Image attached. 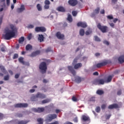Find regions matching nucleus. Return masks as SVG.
<instances>
[{
    "label": "nucleus",
    "instance_id": "obj_1",
    "mask_svg": "<svg viewBox=\"0 0 124 124\" xmlns=\"http://www.w3.org/2000/svg\"><path fill=\"white\" fill-rule=\"evenodd\" d=\"M14 26H12L11 28L12 29V31L8 30L6 32V33L4 35V39L6 40H10L11 39L15 36V32L14 31Z\"/></svg>",
    "mask_w": 124,
    "mask_h": 124
},
{
    "label": "nucleus",
    "instance_id": "obj_2",
    "mask_svg": "<svg viewBox=\"0 0 124 124\" xmlns=\"http://www.w3.org/2000/svg\"><path fill=\"white\" fill-rule=\"evenodd\" d=\"M39 68L42 71V74L46 73V71L47 70V64L46 62H42L39 66Z\"/></svg>",
    "mask_w": 124,
    "mask_h": 124
},
{
    "label": "nucleus",
    "instance_id": "obj_3",
    "mask_svg": "<svg viewBox=\"0 0 124 124\" xmlns=\"http://www.w3.org/2000/svg\"><path fill=\"white\" fill-rule=\"evenodd\" d=\"M97 27L98 29H99L103 33H105V32H107L108 31V27L106 26H102L100 23H98Z\"/></svg>",
    "mask_w": 124,
    "mask_h": 124
},
{
    "label": "nucleus",
    "instance_id": "obj_4",
    "mask_svg": "<svg viewBox=\"0 0 124 124\" xmlns=\"http://www.w3.org/2000/svg\"><path fill=\"white\" fill-rule=\"evenodd\" d=\"M105 79L103 78L95 79L93 82V85H104Z\"/></svg>",
    "mask_w": 124,
    "mask_h": 124
},
{
    "label": "nucleus",
    "instance_id": "obj_5",
    "mask_svg": "<svg viewBox=\"0 0 124 124\" xmlns=\"http://www.w3.org/2000/svg\"><path fill=\"white\" fill-rule=\"evenodd\" d=\"M110 62H111L109 60H105L101 63H97L96 66L97 68H99L102 66H105V65H107V64H108V63H110Z\"/></svg>",
    "mask_w": 124,
    "mask_h": 124
},
{
    "label": "nucleus",
    "instance_id": "obj_6",
    "mask_svg": "<svg viewBox=\"0 0 124 124\" xmlns=\"http://www.w3.org/2000/svg\"><path fill=\"white\" fill-rule=\"evenodd\" d=\"M57 114H48L46 118V122H51V121H53V120H55V119H57Z\"/></svg>",
    "mask_w": 124,
    "mask_h": 124
},
{
    "label": "nucleus",
    "instance_id": "obj_7",
    "mask_svg": "<svg viewBox=\"0 0 124 124\" xmlns=\"http://www.w3.org/2000/svg\"><path fill=\"white\" fill-rule=\"evenodd\" d=\"M15 108H27L28 104L27 103H18L14 105Z\"/></svg>",
    "mask_w": 124,
    "mask_h": 124
},
{
    "label": "nucleus",
    "instance_id": "obj_8",
    "mask_svg": "<svg viewBox=\"0 0 124 124\" xmlns=\"http://www.w3.org/2000/svg\"><path fill=\"white\" fill-rule=\"evenodd\" d=\"M68 3L71 6H76L78 4L77 0H69Z\"/></svg>",
    "mask_w": 124,
    "mask_h": 124
},
{
    "label": "nucleus",
    "instance_id": "obj_9",
    "mask_svg": "<svg viewBox=\"0 0 124 124\" xmlns=\"http://www.w3.org/2000/svg\"><path fill=\"white\" fill-rule=\"evenodd\" d=\"M35 97L37 98H42V99H43L44 98H46V95L42 93L38 92L36 94Z\"/></svg>",
    "mask_w": 124,
    "mask_h": 124
},
{
    "label": "nucleus",
    "instance_id": "obj_10",
    "mask_svg": "<svg viewBox=\"0 0 124 124\" xmlns=\"http://www.w3.org/2000/svg\"><path fill=\"white\" fill-rule=\"evenodd\" d=\"M81 120L83 122H91V119H90V117L87 115H83L81 117Z\"/></svg>",
    "mask_w": 124,
    "mask_h": 124
},
{
    "label": "nucleus",
    "instance_id": "obj_11",
    "mask_svg": "<svg viewBox=\"0 0 124 124\" xmlns=\"http://www.w3.org/2000/svg\"><path fill=\"white\" fill-rule=\"evenodd\" d=\"M100 11V8H99V7H97L93 11V13L91 14V17H94L95 16V14H98Z\"/></svg>",
    "mask_w": 124,
    "mask_h": 124
},
{
    "label": "nucleus",
    "instance_id": "obj_12",
    "mask_svg": "<svg viewBox=\"0 0 124 124\" xmlns=\"http://www.w3.org/2000/svg\"><path fill=\"white\" fill-rule=\"evenodd\" d=\"M67 68L68 70L70 71L71 73H72V74H73L74 76H75V75H76V71L74 70V69H73V67H72V66H68Z\"/></svg>",
    "mask_w": 124,
    "mask_h": 124
},
{
    "label": "nucleus",
    "instance_id": "obj_13",
    "mask_svg": "<svg viewBox=\"0 0 124 124\" xmlns=\"http://www.w3.org/2000/svg\"><path fill=\"white\" fill-rule=\"evenodd\" d=\"M78 27H81V28H87L88 25H87V23L83 22H79L77 23Z\"/></svg>",
    "mask_w": 124,
    "mask_h": 124
},
{
    "label": "nucleus",
    "instance_id": "obj_14",
    "mask_svg": "<svg viewBox=\"0 0 124 124\" xmlns=\"http://www.w3.org/2000/svg\"><path fill=\"white\" fill-rule=\"evenodd\" d=\"M56 36L58 39H63L64 35L61 33V32L58 31L56 33Z\"/></svg>",
    "mask_w": 124,
    "mask_h": 124
},
{
    "label": "nucleus",
    "instance_id": "obj_15",
    "mask_svg": "<svg viewBox=\"0 0 124 124\" xmlns=\"http://www.w3.org/2000/svg\"><path fill=\"white\" fill-rule=\"evenodd\" d=\"M44 108H34V112L37 113H42L44 112Z\"/></svg>",
    "mask_w": 124,
    "mask_h": 124
},
{
    "label": "nucleus",
    "instance_id": "obj_16",
    "mask_svg": "<svg viewBox=\"0 0 124 124\" xmlns=\"http://www.w3.org/2000/svg\"><path fill=\"white\" fill-rule=\"evenodd\" d=\"M30 121L28 120H19L16 122L17 124H27Z\"/></svg>",
    "mask_w": 124,
    "mask_h": 124
},
{
    "label": "nucleus",
    "instance_id": "obj_17",
    "mask_svg": "<svg viewBox=\"0 0 124 124\" xmlns=\"http://www.w3.org/2000/svg\"><path fill=\"white\" fill-rule=\"evenodd\" d=\"M39 54H40V50H36L35 52H33L30 55V57H35L36 56H37V55H39Z\"/></svg>",
    "mask_w": 124,
    "mask_h": 124
},
{
    "label": "nucleus",
    "instance_id": "obj_18",
    "mask_svg": "<svg viewBox=\"0 0 124 124\" xmlns=\"http://www.w3.org/2000/svg\"><path fill=\"white\" fill-rule=\"evenodd\" d=\"M108 108V109H114V108H119V105H118V104H113L112 105H109Z\"/></svg>",
    "mask_w": 124,
    "mask_h": 124
},
{
    "label": "nucleus",
    "instance_id": "obj_19",
    "mask_svg": "<svg viewBox=\"0 0 124 124\" xmlns=\"http://www.w3.org/2000/svg\"><path fill=\"white\" fill-rule=\"evenodd\" d=\"M24 10H25V6L21 5L20 8L17 9V12H18V13H21V12H23Z\"/></svg>",
    "mask_w": 124,
    "mask_h": 124
},
{
    "label": "nucleus",
    "instance_id": "obj_20",
    "mask_svg": "<svg viewBox=\"0 0 124 124\" xmlns=\"http://www.w3.org/2000/svg\"><path fill=\"white\" fill-rule=\"evenodd\" d=\"M0 70L3 72L4 74H7V71L5 69V68L3 65L0 66Z\"/></svg>",
    "mask_w": 124,
    "mask_h": 124
},
{
    "label": "nucleus",
    "instance_id": "obj_21",
    "mask_svg": "<svg viewBox=\"0 0 124 124\" xmlns=\"http://www.w3.org/2000/svg\"><path fill=\"white\" fill-rule=\"evenodd\" d=\"M118 62L120 63H124V55H122L118 58Z\"/></svg>",
    "mask_w": 124,
    "mask_h": 124
},
{
    "label": "nucleus",
    "instance_id": "obj_22",
    "mask_svg": "<svg viewBox=\"0 0 124 124\" xmlns=\"http://www.w3.org/2000/svg\"><path fill=\"white\" fill-rule=\"evenodd\" d=\"M45 38L44 37V36L42 34H39V37L38 38V39L40 42H43V41H44V39Z\"/></svg>",
    "mask_w": 124,
    "mask_h": 124
},
{
    "label": "nucleus",
    "instance_id": "obj_23",
    "mask_svg": "<svg viewBox=\"0 0 124 124\" xmlns=\"http://www.w3.org/2000/svg\"><path fill=\"white\" fill-rule=\"evenodd\" d=\"M58 11H59L60 12H65V9L63 7L59 6L57 8Z\"/></svg>",
    "mask_w": 124,
    "mask_h": 124
},
{
    "label": "nucleus",
    "instance_id": "obj_24",
    "mask_svg": "<svg viewBox=\"0 0 124 124\" xmlns=\"http://www.w3.org/2000/svg\"><path fill=\"white\" fill-rule=\"evenodd\" d=\"M82 64L81 63H78L74 65L75 69H78V68H80V67H82Z\"/></svg>",
    "mask_w": 124,
    "mask_h": 124
},
{
    "label": "nucleus",
    "instance_id": "obj_25",
    "mask_svg": "<svg viewBox=\"0 0 124 124\" xmlns=\"http://www.w3.org/2000/svg\"><path fill=\"white\" fill-rule=\"evenodd\" d=\"M113 76H109L108 77L107 79L105 80V83H110L112 81Z\"/></svg>",
    "mask_w": 124,
    "mask_h": 124
},
{
    "label": "nucleus",
    "instance_id": "obj_26",
    "mask_svg": "<svg viewBox=\"0 0 124 124\" xmlns=\"http://www.w3.org/2000/svg\"><path fill=\"white\" fill-rule=\"evenodd\" d=\"M24 41H25V37L23 36L21 37L20 38H19L18 40V43L19 44H23V43H24Z\"/></svg>",
    "mask_w": 124,
    "mask_h": 124
},
{
    "label": "nucleus",
    "instance_id": "obj_27",
    "mask_svg": "<svg viewBox=\"0 0 124 124\" xmlns=\"http://www.w3.org/2000/svg\"><path fill=\"white\" fill-rule=\"evenodd\" d=\"M75 81L78 83H81L82 79H81V78H80L79 77H76L75 78Z\"/></svg>",
    "mask_w": 124,
    "mask_h": 124
},
{
    "label": "nucleus",
    "instance_id": "obj_28",
    "mask_svg": "<svg viewBox=\"0 0 124 124\" xmlns=\"http://www.w3.org/2000/svg\"><path fill=\"white\" fill-rule=\"evenodd\" d=\"M51 101V100L50 99H46L45 100H43L42 101V104H45L46 103H49Z\"/></svg>",
    "mask_w": 124,
    "mask_h": 124
},
{
    "label": "nucleus",
    "instance_id": "obj_29",
    "mask_svg": "<svg viewBox=\"0 0 124 124\" xmlns=\"http://www.w3.org/2000/svg\"><path fill=\"white\" fill-rule=\"evenodd\" d=\"M79 34L81 36H83L85 35V30L83 29H81L79 31Z\"/></svg>",
    "mask_w": 124,
    "mask_h": 124
},
{
    "label": "nucleus",
    "instance_id": "obj_30",
    "mask_svg": "<svg viewBox=\"0 0 124 124\" xmlns=\"http://www.w3.org/2000/svg\"><path fill=\"white\" fill-rule=\"evenodd\" d=\"M97 94H98L99 95H102L103 93H104V92L102 90H98L96 92Z\"/></svg>",
    "mask_w": 124,
    "mask_h": 124
},
{
    "label": "nucleus",
    "instance_id": "obj_31",
    "mask_svg": "<svg viewBox=\"0 0 124 124\" xmlns=\"http://www.w3.org/2000/svg\"><path fill=\"white\" fill-rule=\"evenodd\" d=\"M31 49H32V46L31 45L28 44L26 46V50L27 51H29V50H31Z\"/></svg>",
    "mask_w": 124,
    "mask_h": 124
},
{
    "label": "nucleus",
    "instance_id": "obj_32",
    "mask_svg": "<svg viewBox=\"0 0 124 124\" xmlns=\"http://www.w3.org/2000/svg\"><path fill=\"white\" fill-rule=\"evenodd\" d=\"M46 31V28L44 27H40V32H45Z\"/></svg>",
    "mask_w": 124,
    "mask_h": 124
},
{
    "label": "nucleus",
    "instance_id": "obj_33",
    "mask_svg": "<svg viewBox=\"0 0 124 124\" xmlns=\"http://www.w3.org/2000/svg\"><path fill=\"white\" fill-rule=\"evenodd\" d=\"M38 124H43V119L42 118H38L37 119Z\"/></svg>",
    "mask_w": 124,
    "mask_h": 124
},
{
    "label": "nucleus",
    "instance_id": "obj_34",
    "mask_svg": "<svg viewBox=\"0 0 124 124\" xmlns=\"http://www.w3.org/2000/svg\"><path fill=\"white\" fill-rule=\"evenodd\" d=\"M9 78H10L9 75H7L4 77L3 80L4 81H8V80H9Z\"/></svg>",
    "mask_w": 124,
    "mask_h": 124
},
{
    "label": "nucleus",
    "instance_id": "obj_35",
    "mask_svg": "<svg viewBox=\"0 0 124 124\" xmlns=\"http://www.w3.org/2000/svg\"><path fill=\"white\" fill-rule=\"evenodd\" d=\"M18 62H20V63H22L23 64V63H24V58L20 57L19 59H18Z\"/></svg>",
    "mask_w": 124,
    "mask_h": 124
},
{
    "label": "nucleus",
    "instance_id": "obj_36",
    "mask_svg": "<svg viewBox=\"0 0 124 124\" xmlns=\"http://www.w3.org/2000/svg\"><path fill=\"white\" fill-rule=\"evenodd\" d=\"M94 38L95 41H97L98 42H99L101 41L100 39L97 36H94Z\"/></svg>",
    "mask_w": 124,
    "mask_h": 124
},
{
    "label": "nucleus",
    "instance_id": "obj_37",
    "mask_svg": "<svg viewBox=\"0 0 124 124\" xmlns=\"http://www.w3.org/2000/svg\"><path fill=\"white\" fill-rule=\"evenodd\" d=\"M67 20L68 21H69V22H72V16H71V15H68Z\"/></svg>",
    "mask_w": 124,
    "mask_h": 124
},
{
    "label": "nucleus",
    "instance_id": "obj_38",
    "mask_svg": "<svg viewBox=\"0 0 124 124\" xmlns=\"http://www.w3.org/2000/svg\"><path fill=\"white\" fill-rule=\"evenodd\" d=\"M35 31L36 32H40V27H36L35 28Z\"/></svg>",
    "mask_w": 124,
    "mask_h": 124
},
{
    "label": "nucleus",
    "instance_id": "obj_39",
    "mask_svg": "<svg viewBox=\"0 0 124 124\" xmlns=\"http://www.w3.org/2000/svg\"><path fill=\"white\" fill-rule=\"evenodd\" d=\"M92 32H93L92 31H87L85 32V34L86 35H90V34H91Z\"/></svg>",
    "mask_w": 124,
    "mask_h": 124
},
{
    "label": "nucleus",
    "instance_id": "obj_40",
    "mask_svg": "<svg viewBox=\"0 0 124 124\" xmlns=\"http://www.w3.org/2000/svg\"><path fill=\"white\" fill-rule=\"evenodd\" d=\"M37 8L39 11H41V10H42V8H41V6H40V4H37Z\"/></svg>",
    "mask_w": 124,
    "mask_h": 124
},
{
    "label": "nucleus",
    "instance_id": "obj_41",
    "mask_svg": "<svg viewBox=\"0 0 124 124\" xmlns=\"http://www.w3.org/2000/svg\"><path fill=\"white\" fill-rule=\"evenodd\" d=\"M52 51L51 47H48L47 49H46V53H49Z\"/></svg>",
    "mask_w": 124,
    "mask_h": 124
},
{
    "label": "nucleus",
    "instance_id": "obj_42",
    "mask_svg": "<svg viewBox=\"0 0 124 124\" xmlns=\"http://www.w3.org/2000/svg\"><path fill=\"white\" fill-rule=\"evenodd\" d=\"M107 17V18L108 19V20H112V19H114V17L112 15L108 16Z\"/></svg>",
    "mask_w": 124,
    "mask_h": 124
},
{
    "label": "nucleus",
    "instance_id": "obj_43",
    "mask_svg": "<svg viewBox=\"0 0 124 124\" xmlns=\"http://www.w3.org/2000/svg\"><path fill=\"white\" fill-rule=\"evenodd\" d=\"M18 54L17 53H16L14 54L13 57V60H15L16 59H18Z\"/></svg>",
    "mask_w": 124,
    "mask_h": 124
},
{
    "label": "nucleus",
    "instance_id": "obj_44",
    "mask_svg": "<svg viewBox=\"0 0 124 124\" xmlns=\"http://www.w3.org/2000/svg\"><path fill=\"white\" fill-rule=\"evenodd\" d=\"M32 37V35L31 34V33H30L28 36L27 38H28V40H31V39Z\"/></svg>",
    "mask_w": 124,
    "mask_h": 124
},
{
    "label": "nucleus",
    "instance_id": "obj_45",
    "mask_svg": "<svg viewBox=\"0 0 124 124\" xmlns=\"http://www.w3.org/2000/svg\"><path fill=\"white\" fill-rule=\"evenodd\" d=\"M72 99L73 101H75V102L78 101V99L75 96H73Z\"/></svg>",
    "mask_w": 124,
    "mask_h": 124
},
{
    "label": "nucleus",
    "instance_id": "obj_46",
    "mask_svg": "<svg viewBox=\"0 0 124 124\" xmlns=\"http://www.w3.org/2000/svg\"><path fill=\"white\" fill-rule=\"evenodd\" d=\"M95 111L97 112V113H99L100 112V107H97L95 109Z\"/></svg>",
    "mask_w": 124,
    "mask_h": 124
},
{
    "label": "nucleus",
    "instance_id": "obj_47",
    "mask_svg": "<svg viewBox=\"0 0 124 124\" xmlns=\"http://www.w3.org/2000/svg\"><path fill=\"white\" fill-rule=\"evenodd\" d=\"M77 11H73L72 12V15H73V16H74V17H75V16H77Z\"/></svg>",
    "mask_w": 124,
    "mask_h": 124
},
{
    "label": "nucleus",
    "instance_id": "obj_48",
    "mask_svg": "<svg viewBox=\"0 0 124 124\" xmlns=\"http://www.w3.org/2000/svg\"><path fill=\"white\" fill-rule=\"evenodd\" d=\"M5 50H6V47H5V46H4L1 48V51L2 52H5Z\"/></svg>",
    "mask_w": 124,
    "mask_h": 124
},
{
    "label": "nucleus",
    "instance_id": "obj_49",
    "mask_svg": "<svg viewBox=\"0 0 124 124\" xmlns=\"http://www.w3.org/2000/svg\"><path fill=\"white\" fill-rule=\"evenodd\" d=\"M118 2V0H111V3L112 4H116Z\"/></svg>",
    "mask_w": 124,
    "mask_h": 124
},
{
    "label": "nucleus",
    "instance_id": "obj_50",
    "mask_svg": "<svg viewBox=\"0 0 124 124\" xmlns=\"http://www.w3.org/2000/svg\"><path fill=\"white\" fill-rule=\"evenodd\" d=\"M110 117H111V114L106 115V120H109V119H110Z\"/></svg>",
    "mask_w": 124,
    "mask_h": 124
},
{
    "label": "nucleus",
    "instance_id": "obj_51",
    "mask_svg": "<svg viewBox=\"0 0 124 124\" xmlns=\"http://www.w3.org/2000/svg\"><path fill=\"white\" fill-rule=\"evenodd\" d=\"M28 29H33V28H34V26H33V25L30 24L28 26Z\"/></svg>",
    "mask_w": 124,
    "mask_h": 124
},
{
    "label": "nucleus",
    "instance_id": "obj_52",
    "mask_svg": "<svg viewBox=\"0 0 124 124\" xmlns=\"http://www.w3.org/2000/svg\"><path fill=\"white\" fill-rule=\"evenodd\" d=\"M78 60L77 59V58H75L73 62V64H75L76 63H77V62H78Z\"/></svg>",
    "mask_w": 124,
    "mask_h": 124
},
{
    "label": "nucleus",
    "instance_id": "obj_53",
    "mask_svg": "<svg viewBox=\"0 0 124 124\" xmlns=\"http://www.w3.org/2000/svg\"><path fill=\"white\" fill-rule=\"evenodd\" d=\"M45 4L49 5H50V1H49V0H46L45 1Z\"/></svg>",
    "mask_w": 124,
    "mask_h": 124
},
{
    "label": "nucleus",
    "instance_id": "obj_54",
    "mask_svg": "<svg viewBox=\"0 0 124 124\" xmlns=\"http://www.w3.org/2000/svg\"><path fill=\"white\" fill-rule=\"evenodd\" d=\"M17 116L18 117V118H22L23 117V114L22 113H17Z\"/></svg>",
    "mask_w": 124,
    "mask_h": 124
},
{
    "label": "nucleus",
    "instance_id": "obj_55",
    "mask_svg": "<svg viewBox=\"0 0 124 124\" xmlns=\"http://www.w3.org/2000/svg\"><path fill=\"white\" fill-rule=\"evenodd\" d=\"M23 65H27V66H29L30 65V63L29 62H24V63H23Z\"/></svg>",
    "mask_w": 124,
    "mask_h": 124
},
{
    "label": "nucleus",
    "instance_id": "obj_56",
    "mask_svg": "<svg viewBox=\"0 0 124 124\" xmlns=\"http://www.w3.org/2000/svg\"><path fill=\"white\" fill-rule=\"evenodd\" d=\"M122 94V90H120L117 92V95H121Z\"/></svg>",
    "mask_w": 124,
    "mask_h": 124
},
{
    "label": "nucleus",
    "instance_id": "obj_57",
    "mask_svg": "<svg viewBox=\"0 0 124 124\" xmlns=\"http://www.w3.org/2000/svg\"><path fill=\"white\" fill-rule=\"evenodd\" d=\"M49 6L48 4H45V9H49Z\"/></svg>",
    "mask_w": 124,
    "mask_h": 124
},
{
    "label": "nucleus",
    "instance_id": "obj_58",
    "mask_svg": "<svg viewBox=\"0 0 124 124\" xmlns=\"http://www.w3.org/2000/svg\"><path fill=\"white\" fill-rule=\"evenodd\" d=\"M103 43L104 44H106V45H109V42L107 41H104Z\"/></svg>",
    "mask_w": 124,
    "mask_h": 124
},
{
    "label": "nucleus",
    "instance_id": "obj_59",
    "mask_svg": "<svg viewBox=\"0 0 124 124\" xmlns=\"http://www.w3.org/2000/svg\"><path fill=\"white\" fill-rule=\"evenodd\" d=\"M101 14H105V10L104 9L101 10L100 11Z\"/></svg>",
    "mask_w": 124,
    "mask_h": 124
},
{
    "label": "nucleus",
    "instance_id": "obj_60",
    "mask_svg": "<svg viewBox=\"0 0 124 124\" xmlns=\"http://www.w3.org/2000/svg\"><path fill=\"white\" fill-rule=\"evenodd\" d=\"M74 122L75 123H78V118L77 117H76L74 119Z\"/></svg>",
    "mask_w": 124,
    "mask_h": 124
},
{
    "label": "nucleus",
    "instance_id": "obj_61",
    "mask_svg": "<svg viewBox=\"0 0 124 124\" xmlns=\"http://www.w3.org/2000/svg\"><path fill=\"white\" fill-rule=\"evenodd\" d=\"M20 76V75L18 74H16L15 76V78H16V79H18V78H19V77Z\"/></svg>",
    "mask_w": 124,
    "mask_h": 124
},
{
    "label": "nucleus",
    "instance_id": "obj_62",
    "mask_svg": "<svg viewBox=\"0 0 124 124\" xmlns=\"http://www.w3.org/2000/svg\"><path fill=\"white\" fill-rule=\"evenodd\" d=\"M93 75L97 76L98 75V72H95L93 73Z\"/></svg>",
    "mask_w": 124,
    "mask_h": 124
},
{
    "label": "nucleus",
    "instance_id": "obj_63",
    "mask_svg": "<svg viewBox=\"0 0 124 124\" xmlns=\"http://www.w3.org/2000/svg\"><path fill=\"white\" fill-rule=\"evenodd\" d=\"M106 107V106L105 105H103L101 106L102 109H105Z\"/></svg>",
    "mask_w": 124,
    "mask_h": 124
},
{
    "label": "nucleus",
    "instance_id": "obj_64",
    "mask_svg": "<svg viewBox=\"0 0 124 124\" xmlns=\"http://www.w3.org/2000/svg\"><path fill=\"white\" fill-rule=\"evenodd\" d=\"M64 124H72V123H71L70 122H66Z\"/></svg>",
    "mask_w": 124,
    "mask_h": 124
}]
</instances>
